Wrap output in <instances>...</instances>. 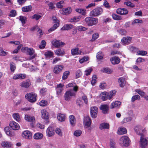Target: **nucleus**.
Listing matches in <instances>:
<instances>
[{
    "instance_id": "nucleus-1",
    "label": "nucleus",
    "mask_w": 148,
    "mask_h": 148,
    "mask_svg": "<svg viewBox=\"0 0 148 148\" xmlns=\"http://www.w3.org/2000/svg\"><path fill=\"white\" fill-rule=\"evenodd\" d=\"M92 17H88L85 18L84 21L85 23L88 26L95 25L98 22L97 18Z\"/></svg>"
},
{
    "instance_id": "nucleus-2",
    "label": "nucleus",
    "mask_w": 148,
    "mask_h": 148,
    "mask_svg": "<svg viewBox=\"0 0 148 148\" xmlns=\"http://www.w3.org/2000/svg\"><path fill=\"white\" fill-rule=\"evenodd\" d=\"M103 12L102 8L101 7H97L92 10L90 13V16L96 17L102 14Z\"/></svg>"
},
{
    "instance_id": "nucleus-3",
    "label": "nucleus",
    "mask_w": 148,
    "mask_h": 148,
    "mask_svg": "<svg viewBox=\"0 0 148 148\" xmlns=\"http://www.w3.org/2000/svg\"><path fill=\"white\" fill-rule=\"evenodd\" d=\"M130 140L128 137L126 136H123L120 138L119 143L122 146L127 147L130 145Z\"/></svg>"
},
{
    "instance_id": "nucleus-4",
    "label": "nucleus",
    "mask_w": 148,
    "mask_h": 148,
    "mask_svg": "<svg viewBox=\"0 0 148 148\" xmlns=\"http://www.w3.org/2000/svg\"><path fill=\"white\" fill-rule=\"evenodd\" d=\"M37 95L35 93H27L25 96V98L31 103L35 102L36 100Z\"/></svg>"
},
{
    "instance_id": "nucleus-5",
    "label": "nucleus",
    "mask_w": 148,
    "mask_h": 148,
    "mask_svg": "<svg viewBox=\"0 0 148 148\" xmlns=\"http://www.w3.org/2000/svg\"><path fill=\"white\" fill-rule=\"evenodd\" d=\"M66 87L67 88L69 87H73V90L72 89L70 90L67 91L66 92H71L73 90L75 92H77L78 89V86L76 85L75 83H69L66 85Z\"/></svg>"
},
{
    "instance_id": "nucleus-6",
    "label": "nucleus",
    "mask_w": 148,
    "mask_h": 148,
    "mask_svg": "<svg viewBox=\"0 0 148 148\" xmlns=\"http://www.w3.org/2000/svg\"><path fill=\"white\" fill-rule=\"evenodd\" d=\"M51 44L56 48H60L65 45L64 43L62 42L61 40H56L52 41Z\"/></svg>"
},
{
    "instance_id": "nucleus-7",
    "label": "nucleus",
    "mask_w": 148,
    "mask_h": 148,
    "mask_svg": "<svg viewBox=\"0 0 148 148\" xmlns=\"http://www.w3.org/2000/svg\"><path fill=\"white\" fill-rule=\"evenodd\" d=\"M99 108L101 110L103 114H107L108 113L109 106L107 104H102L100 106Z\"/></svg>"
},
{
    "instance_id": "nucleus-8",
    "label": "nucleus",
    "mask_w": 148,
    "mask_h": 148,
    "mask_svg": "<svg viewBox=\"0 0 148 148\" xmlns=\"http://www.w3.org/2000/svg\"><path fill=\"white\" fill-rule=\"evenodd\" d=\"M97 108L95 106L92 107L90 109V115L93 118H95L97 116Z\"/></svg>"
},
{
    "instance_id": "nucleus-9",
    "label": "nucleus",
    "mask_w": 148,
    "mask_h": 148,
    "mask_svg": "<svg viewBox=\"0 0 148 148\" xmlns=\"http://www.w3.org/2000/svg\"><path fill=\"white\" fill-rule=\"evenodd\" d=\"M134 130L136 133L141 136H143V132H144V130H142V127L139 125H137L135 126L134 128Z\"/></svg>"
},
{
    "instance_id": "nucleus-10",
    "label": "nucleus",
    "mask_w": 148,
    "mask_h": 148,
    "mask_svg": "<svg viewBox=\"0 0 148 148\" xmlns=\"http://www.w3.org/2000/svg\"><path fill=\"white\" fill-rule=\"evenodd\" d=\"M116 13L121 15L127 14L128 13V10L125 8H118L116 10Z\"/></svg>"
},
{
    "instance_id": "nucleus-11",
    "label": "nucleus",
    "mask_w": 148,
    "mask_h": 148,
    "mask_svg": "<svg viewBox=\"0 0 148 148\" xmlns=\"http://www.w3.org/2000/svg\"><path fill=\"white\" fill-rule=\"evenodd\" d=\"M20 85L22 87L27 88L31 85V82L30 79H28L25 81L22 82L20 83Z\"/></svg>"
},
{
    "instance_id": "nucleus-12",
    "label": "nucleus",
    "mask_w": 148,
    "mask_h": 148,
    "mask_svg": "<svg viewBox=\"0 0 148 148\" xmlns=\"http://www.w3.org/2000/svg\"><path fill=\"white\" fill-rule=\"evenodd\" d=\"M55 54L59 56H62L65 53L64 49L63 48H59L54 51Z\"/></svg>"
},
{
    "instance_id": "nucleus-13",
    "label": "nucleus",
    "mask_w": 148,
    "mask_h": 148,
    "mask_svg": "<svg viewBox=\"0 0 148 148\" xmlns=\"http://www.w3.org/2000/svg\"><path fill=\"white\" fill-rule=\"evenodd\" d=\"M26 77V75L25 74L19 73L14 74L13 77L14 79H25Z\"/></svg>"
},
{
    "instance_id": "nucleus-14",
    "label": "nucleus",
    "mask_w": 148,
    "mask_h": 148,
    "mask_svg": "<svg viewBox=\"0 0 148 148\" xmlns=\"http://www.w3.org/2000/svg\"><path fill=\"white\" fill-rule=\"evenodd\" d=\"M22 136L23 137L26 139H30L32 138V133L28 130L24 131L23 133Z\"/></svg>"
},
{
    "instance_id": "nucleus-15",
    "label": "nucleus",
    "mask_w": 148,
    "mask_h": 148,
    "mask_svg": "<svg viewBox=\"0 0 148 148\" xmlns=\"http://www.w3.org/2000/svg\"><path fill=\"white\" fill-rule=\"evenodd\" d=\"M64 68V66L61 65H56L53 69V72L55 74H58Z\"/></svg>"
},
{
    "instance_id": "nucleus-16",
    "label": "nucleus",
    "mask_w": 148,
    "mask_h": 148,
    "mask_svg": "<svg viewBox=\"0 0 148 148\" xmlns=\"http://www.w3.org/2000/svg\"><path fill=\"white\" fill-rule=\"evenodd\" d=\"M121 102L120 101H117L114 102H112L110 105V108L112 109L113 108H120L121 105Z\"/></svg>"
},
{
    "instance_id": "nucleus-17",
    "label": "nucleus",
    "mask_w": 148,
    "mask_h": 148,
    "mask_svg": "<svg viewBox=\"0 0 148 148\" xmlns=\"http://www.w3.org/2000/svg\"><path fill=\"white\" fill-rule=\"evenodd\" d=\"M91 123V120L90 118L88 116H86L85 117L84 120V123L86 128L89 127Z\"/></svg>"
},
{
    "instance_id": "nucleus-18",
    "label": "nucleus",
    "mask_w": 148,
    "mask_h": 148,
    "mask_svg": "<svg viewBox=\"0 0 148 148\" xmlns=\"http://www.w3.org/2000/svg\"><path fill=\"white\" fill-rule=\"evenodd\" d=\"M10 126L14 130H17L19 128V126L14 121H11L9 124Z\"/></svg>"
},
{
    "instance_id": "nucleus-19",
    "label": "nucleus",
    "mask_w": 148,
    "mask_h": 148,
    "mask_svg": "<svg viewBox=\"0 0 148 148\" xmlns=\"http://www.w3.org/2000/svg\"><path fill=\"white\" fill-rule=\"evenodd\" d=\"M132 38L130 36H125L123 37L121 39V41L124 44L128 45L130 42Z\"/></svg>"
},
{
    "instance_id": "nucleus-20",
    "label": "nucleus",
    "mask_w": 148,
    "mask_h": 148,
    "mask_svg": "<svg viewBox=\"0 0 148 148\" xmlns=\"http://www.w3.org/2000/svg\"><path fill=\"white\" fill-rule=\"evenodd\" d=\"M73 25L71 24H66L61 28L60 30L61 31L68 30L73 28Z\"/></svg>"
},
{
    "instance_id": "nucleus-21",
    "label": "nucleus",
    "mask_w": 148,
    "mask_h": 148,
    "mask_svg": "<svg viewBox=\"0 0 148 148\" xmlns=\"http://www.w3.org/2000/svg\"><path fill=\"white\" fill-rule=\"evenodd\" d=\"M46 133L48 136H52L54 135L55 133L54 129L51 127H48L47 129Z\"/></svg>"
},
{
    "instance_id": "nucleus-22",
    "label": "nucleus",
    "mask_w": 148,
    "mask_h": 148,
    "mask_svg": "<svg viewBox=\"0 0 148 148\" xmlns=\"http://www.w3.org/2000/svg\"><path fill=\"white\" fill-rule=\"evenodd\" d=\"M71 51L72 55L73 56L80 55L82 53V51L80 50H79V49L78 47L72 49H71Z\"/></svg>"
},
{
    "instance_id": "nucleus-23",
    "label": "nucleus",
    "mask_w": 148,
    "mask_h": 148,
    "mask_svg": "<svg viewBox=\"0 0 148 148\" xmlns=\"http://www.w3.org/2000/svg\"><path fill=\"white\" fill-rule=\"evenodd\" d=\"M110 60L112 64L114 65L118 64L121 61L120 58L116 56L113 57L110 59Z\"/></svg>"
},
{
    "instance_id": "nucleus-24",
    "label": "nucleus",
    "mask_w": 148,
    "mask_h": 148,
    "mask_svg": "<svg viewBox=\"0 0 148 148\" xmlns=\"http://www.w3.org/2000/svg\"><path fill=\"white\" fill-rule=\"evenodd\" d=\"M143 136L142 137L141 136L140 139V142L141 145V147L142 148H145L148 144V141L146 139L143 138Z\"/></svg>"
},
{
    "instance_id": "nucleus-25",
    "label": "nucleus",
    "mask_w": 148,
    "mask_h": 148,
    "mask_svg": "<svg viewBox=\"0 0 148 148\" xmlns=\"http://www.w3.org/2000/svg\"><path fill=\"white\" fill-rule=\"evenodd\" d=\"M44 55L45 58L49 59L53 57L54 53L52 51L48 50L45 52Z\"/></svg>"
},
{
    "instance_id": "nucleus-26",
    "label": "nucleus",
    "mask_w": 148,
    "mask_h": 148,
    "mask_svg": "<svg viewBox=\"0 0 148 148\" xmlns=\"http://www.w3.org/2000/svg\"><path fill=\"white\" fill-rule=\"evenodd\" d=\"M24 50H25L27 51V52L28 55L30 56H32L35 53V51L32 48H28L27 47H23Z\"/></svg>"
},
{
    "instance_id": "nucleus-27",
    "label": "nucleus",
    "mask_w": 148,
    "mask_h": 148,
    "mask_svg": "<svg viewBox=\"0 0 148 148\" xmlns=\"http://www.w3.org/2000/svg\"><path fill=\"white\" fill-rule=\"evenodd\" d=\"M118 82L120 84V86L121 87H123L125 84L126 81L125 78L123 77H121L118 79Z\"/></svg>"
},
{
    "instance_id": "nucleus-28",
    "label": "nucleus",
    "mask_w": 148,
    "mask_h": 148,
    "mask_svg": "<svg viewBox=\"0 0 148 148\" xmlns=\"http://www.w3.org/2000/svg\"><path fill=\"white\" fill-rule=\"evenodd\" d=\"M71 11V9L70 7H68L66 8H63L62 10V14L65 15H68L70 14Z\"/></svg>"
},
{
    "instance_id": "nucleus-29",
    "label": "nucleus",
    "mask_w": 148,
    "mask_h": 148,
    "mask_svg": "<svg viewBox=\"0 0 148 148\" xmlns=\"http://www.w3.org/2000/svg\"><path fill=\"white\" fill-rule=\"evenodd\" d=\"M1 145L3 147L9 148L11 147L12 144L10 142L4 141L2 142Z\"/></svg>"
},
{
    "instance_id": "nucleus-30",
    "label": "nucleus",
    "mask_w": 148,
    "mask_h": 148,
    "mask_svg": "<svg viewBox=\"0 0 148 148\" xmlns=\"http://www.w3.org/2000/svg\"><path fill=\"white\" fill-rule=\"evenodd\" d=\"M25 118L26 120L31 122H33L35 120V117L34 116L28 114L25 115Z\"/></svg>"
},
{
    "instance_id": "nucleus-31",
    "label": "nucleus",
    "mask_w": 148,
    "mask_h": 148,
    "mask_svg": "<svg viewBox=\"0 0 148 148\" xmlns=\"http://www.w3.org/2000/svg\"><path fill=\"white\" fill-rule=\"evenodd\" d=\"M109 128V124L105 123H101L99 127V128L101 130L103 129H108Z\"/></svg>"
},
{
    "instance_id": "nucleus-32",
    "label": "nucleus",
    "mask_w": 148,
    "mask_h": 148,
    "mask_svg": "<svg viewBox=\"0 0 148 148\" xmlns=\"http://www.w3.org/2000/svg\"><path fill=\"white\" fill-rule=\"evenodd\" d=\"M75 95V93H65L64 95L65 99L66 100L69 101L72 96Z\"/></svg>"
},
{
    "instance_id": "nucleus-33",
    "label": "nucleus",
    "mask_w": 148,
    "mask_h": 148,
    "mask_svg": "<svg viewBox=\"0 0 148 148\" xmlns=\"http://www.w3.org/2000/svg\"><path fill=\"white\" fill-rule=\"evenodd\" d=\"M32 9V7L31 5H30L22 7V10L23 12H27L31 11Z\"/></svg>"
},
{
    "instance_id": "nucleus-34",
    "label": "nucleus",
    "mask_w": 148,
    "mask_h": 148,
    "mask_svg": "<svg viewBox=\"0 0 148 148\" xmlns=\"http://www.w3.org/2000/svg\"><path fill=\"white\" fill-rule=\"evenodd\" d=\"M127 132L126 129L124 127H121L117 131V133L119 135L123 134Z\"/></svg>"
},
{
    "instance_id": "nucleus-35",
    "label": "nucleus",
    "mask_w": 148,
    "mask_h": 148,
    "mask_svg": "<svg viewBox=\"0 0 148 148\" xmlns=\"http://www.w3.org/2000/svg\"><path fill=\"white\" fill-rule=\"evenodd\" d=\"M43 136V135L41 133L38 132L35 133L34 136V138L35 139H41Z\"/></svg>"
},
{
    "instance_id": "nucleus-36",
    "label": "nucleus",
    "mask_w": 148,
    "mask_h": 148,
    "mask_svg": "<svg viewBox=\"0 0 148 148\" xmlns=\"http://www.w3.org/2000/svg\"><path fill=\"white\" fill-rule=\"evenodd\" d=\"M42 118L44 119H47L49 118V113L45 110H43L42 112Z\"/></svg>"
},
{
    "instance_id": "nucleus-37",
    "label": "nucleus",
    "mask_w": 148,
    "mask_h": 148,
    "mask_svg": "<svg viewBox=\"0 0 148 148\" xmlns=\"http://www.w3.org/2000/svg\"><path fill=\"white\" fill-rule=\"evenodd\" d=\"M53 26L48 30L49 32H52L56 29L60 25V23H55Z\"/></svg>"
},
{
    "instance_id": "nucleus-38",
    "label": "nucleus",
    "mask_w": 148,
    "mask_h": 148,
    "mask_svg": "<svg viewBox=\"0 0 148 148\" xmlns=\"http://www.w3.org/2000/svg\"><path fill=\"white\" fill-rule=\"evenodd\" d=\"M57 117L58 119L60 121L62 122L64 121L65 120V116L64 114H58Z\"/></svg>"
},
{
    "instance_id": "nucleus-39",
    "label": "nucleus",
    "mask_w": 148,
    "mask_h": 148,
    "mask_svg": "<svg viewBox=\"0 0 148 148\" xmlns=\"http://www.w3.org/2000/svg\"><path fill=\"white\" fill-rule=\"evenodd\" d=\"M99 97L103 101H105L108 99V93H101Z\"/></svg>"
},
{
    "instance_id": "nucleus-40",
    "label": "nucleus",
    "mask_w": 148,
    "mask_h": 148,
    "mask_svg": "<svg viewBox=\"0 0 148 148\" xmlns=\"http://www.w3.org/2000/svg\"><path fill=\"white\" fill-rule=\"evenodd\" d=\"M70 71H69L64 72L62 76V79L63 80H65L67 79L69 75L70 74Z\"/></svg>"
},
{
    "instance_id": "nucleus-41",
    "label": "nucleus",
    "mask_w": 148,
    "mask_h": 148,
    "mask_svg": "<svg viewBox=\"0 0 148 148\" xmlns=\"http://www.w3.org/2000/svg\"><path fill=\"white\" fill-rule=\"evenodd\" d=\"M13 117L17 121L19 122L21 121V118L18 113H14L13 114Z\"/></svg>"
},
{
    "instance_id": "nucleus-42",
    "label": "nucleus",
    "mask_w": 148,
    "mask_h": 148,
    "mask_svg": "<svg viewBox=\"0 0 148 148\" xmlns=\"http://www.w3.org/2000/svg\"><path fill=\"white\" fill-rule=\"evenodd\" d=\"M81 16H78L77 17H75L73 18H71L70 20V22H77L79 21V20L81 18Z\"/></svg>"
},
{
    "instance_id": "nucleus-43",
    "label": "nucleus",
    "mask_w": 148,
    "mask_h": 148,
    "mask_svg": "<svg viewBox=\"0 0 148 148\" xmlns=\"http://www.w3.org/2000/svg\"><path fill=\"white\" fill-rule=\"evenodd\" d=\"M103 72L110 74L113 72V71L108 67L104 68L102 70Z\"/></svg>"
},
{
    "instance_id": "nucleus-44",
    "label": "nucleus",
    "mask_w": 148,
    "mask_h": 148,
    "mask_svg": "<svg viewBox=\"0 0 148 148\" xmlns=\"http://www.w3.org/2000/svg\"><path fill=\"white\" fill-rule=\"evenodd\" d=\"M81 98H79L76 100V103L77 106L79 107H81L83 106V103L81 100Z\"/></svg>"
},
{
    "instance_id": "nucleus-45",
    "label": "nucleus",
    "mask_w": 148,
    "mask_h": 148,
    "mask_svg": "<svg viewBox=\"0 0 148 148\" xmlns=\"http://www.w3.org/2000/svg\"><path fill=\"white\" fill-rule=\"evenodd\" d=\"M112 18L115 20H119L122 19V17L118 15L115 14H113L112 15Z\"/></svg>"
},
{
    "instance_id": "nucleus-46",
    "label": "nucleus",
    "mask_w": 148,
    "mask_h": 148,
    "mask_svg": "<svg viewBox=\"0 0 148 148\" xmlns=\"http://www.w3.org/2000/svg\"><path fill=\"white\" fill-rule=\"evenodd\" d=\"M69 121L71 124L74 125L75 124V116L73 115H71L69 116Z\"/></svg>"
},
{
    "instance_id": "nucleus-47",
    "label": "nucleus",
    "mask_w": 148,
    "mask_h": 148,
    "mask_svg": "<svg viewBox=\"0 0 148 148\" xmlns=\"http://www.w3.org/2000/svg\"><path fill=\"white\" fill-rule=\"evenodd\" d=\"M75 11L76 12L82 14L83 16H85L86 14V10L84 9H82L79 8L76 9Z\"/></svg>"
},
{
    "instance_id": "nucleus-48",
    "label": "nucleus",
    "mask_w": 148,
    "mask_h": 148,
    "mask_svg": "<svg viewBox=\"0 0 148 148\" xmlns=\"http://www.w3.org/2000/svg\"><path fill=\"white\" fill-rule=\"evenodd\" d=\"M117 32L122 35L125 36L127 33V31L124 29H120L117 30Z\"/></svg>"
},
{
    "instance_id": "nucleus-49",
    "label": "nucleus",
    "mask_w": 148,
    "mask_h": 148,
    "mask_svg": "<svg viewBox=\"0 0 148 148\" xmlns=\"http://www.w3.org/2000/svg\"><path fill=\"white\" fill-rule=\"evenodd\" d=\"M99 36V35L98 33H95L94 34L92 37V38L90 40V41L91 42H93L97 38H98Z\"/></svg>"
},
{
    "instance_id": "nucleus-50",
    "label": "nucleus",
    "mask_w": 148,
    "mask_h": 148,
    "mask_svg": "<svg viewBox=\"0 0 148 148\" xmlns=\"http://www.w3.org/2000/svg\"><path fill=\"white\" fill-rule=\"evenodd\" d=\"M124 4L126 5L127 6H129L131 8H133L134 7V5L130 1H126L124 2Z\"/></svg>"
},
{
    "instance_id": "nucleus-51",
    "label": "nucleus",
    "mask_w": 148,
    "mask_h": 148,
    "mask_svg": "<svg viewBox=\"0 0 148 148\" xmlns=\"http://www.w3.org/2000/svg\"><path fill=\"white\" fill-rule=\"evenodd\" d=\"M103 54L101 52H98L97 54L96 57L97 59L101 60L103 59Z\"/></svg>"
},
{
    "instance_id": "nucleus-52",
    "label": "nucleus",
    "mask_w": 148,
    "mask_h": 148,
    "mask_svg": "<svg viewBox=\"0 0 148 148\" xmlns=\"http://www.w3.org/2000/svg\"><path fill=\"white\" fill-rule=\"evenodd\" d=\"M132 118L131 117H128L124 118L121 122L122 124L124 123H126L132 120Z\"/></svg>"
},
{
    "instance_id": "nucleus-53",
    "label": "nucleus",
    "mask_w": 148,
    "mask_h": 148,
    "mask_svg": "<svg viewBox=\"0 0 148 148\" xmlns=\"http://www.w3.org/2000/svg\"><path fill=\"white\" fill-rule=\"evenodd\" d=\"M46 42L44 40H43L41 41V44L39 46V48L41 49H43L45 48Z\"/></svg>"
},
{
    "instance_id": "nucleus-54",
    "label": "nucleus",
    "mask_w": 148,
    "mask_h": 148,
    "mask_svg": "<svg viewBox=\"0 0 148 148\" xmlns=\"http://www.w3.org/2000/svg\"><path fill=\"white\" fill-rule=\"evenodd\" d=\"M10 69L12 72L14 71L16 69V66L15 64L13 62H11L10 63Z\"/></svg>"
},
{
    "instance_id": "nucleus-55",
    "label": "nucleus",
    "mask_w": 148,
    "mask_h": 148,
    "mask_svg": "<svg viewBox=\"0 0 148 148\" xmlns=\"http://www.w3.org/2000/svg\"><path fill=\"white\" fill-rule=\"evenodd\" d=\"M19 20L21 21L22 24H24L26 23V21L27 19V18L26 17H24L22 16H20L19 17Z\"/></svg>"
},
{
    "instance_id": "nucleus-56",
    "label": "nucleus",
    "mask_w": 148,
    "mask_h": 148,
    "mask_svg": "<svg viewBox=\"0 0 148 148\" xmlns=\"http://www.w3.org/2000/svg\"><path fill=\"white\" fill-rule=\"evenodd\" d=\"M41 16L38 14H34L32 17V19H35L36 20H38L41 17Z\"/></svg>"
},
{
    "instance_id": "nucleus-57",
    "label": "nucleus",
    "mask_w": 148,
    "mask_h": 148,
    "mask_svg": "<svg viewBox=\"0 0 148 148\" xmlns=\"http://www.w3.org/2000/svg\"><path fill=\"white\" fill-rule=\"evenodd\" d=\"M76 78H78L81 76L82 75V73L81 71L78 70L76 72Z\"/></svg>"
},
{
    "instance_id": "nucleus-58",
    "label": "nucleus",
    "mask_w": 148,
    "mask_h": 148,
    "mask_svg": "<svg viewBox=\"0 0 148 148\" xmlns=\"http://www.w3.org/2000/svg\"><path fill=\"white\" fill-rule=\"evenodd\" d=\"M82 132L81 130H76L74 133V136H79L82 134Z\"/></svg>"
},
{
    "instance_id": "nucleus-59",
    "label": "nucleus",
    "mask_w": 148,
    "mask_h": 148,
    "mask_svg": "<svg viewBox=\"0 0 148 148\" xmlns=\"http://www.w3.org/2000/svg\"><path fill=\"white\" fill-rule=\"evenodd\" d=\"M64 86V85L61 83H60L59 84L57 85L56 87V88H59V90H60L59 92H61L62 91V87Z\"/></svg>"
},
{
    "instance_id": "nucleus-60",
    "label": "nucleus",
    "mask_w": 148,
    "mask_h": 148,
    "mask_svg": "<svg viewBox=\"0 0 148 148\" xmlns=\"http://www.w3.org/2000/svg\"><path fill=\"white\" fill-rule=\"evenodd\" d=\"M138 55L145 56L147 54V51H138L137 52Z\"/></svg>"
},
{
    "instance_id": "nucleus-61",
    "label": "nucleus",
    "mask_w": 148,
    "mask_h": 148,
    "mask_svg": "<svg viewBox=\"0 0 148 148\" xmlns=\"http://www.w3.org/2000/svg\"><path fill=\"white\" fill-rule=\"evenodd\" d=\"M88 57H84L79 60V62L80 63L82 64L84 62L88 61Z\"/></svg>"
},
{
    "instance_id": "nucleus-62",
    "label": "nucleus",
    "mask_w": 148,
    "mask_h": 148,
    "mask_svg": "<svg viewBox=\"0 0 148 148\" xmlns=\"http://www.w3.org/2000/svg\"><path fill=\"white\" fill-rule=\"evenodd\" d=\"M48 5L49 7V9L51 10L54 9L55 7L54 6V3L53 2H50L48 4Z\"/></svg>"
},
{
    "instance_id": "nucleus-63",
    "label": "nucleus",
    "mask_w": 148,
    "mask_h": 148,
    "mask_svg": "<svg viewBox=\"0 0 148 148\" xmlns=\"http://www.w3.org/2000/svg\"><path fill=\"white\" fill-rule=\"evenodd\" d=\"M47 104V101L45 100H42L39 102V105L42 106H45Z\"/></svg>"
},
{
    "instance_id": "nucleus-64",
    "label": "nucleus",
    "mask_w": 148,
    "mask_h": 148,
    "mask_svg": "<svg viewBox=\"0 0 148 148\" xmlns=\"http://www.w3.org/2000/svg\"><path fill=\"white\" fill-rule=\"evenodd\" d=\"M16 15V11L14 10H12L11 11L10 13V16L11 17H14Z\"/></svg>"
}]
</instances>
